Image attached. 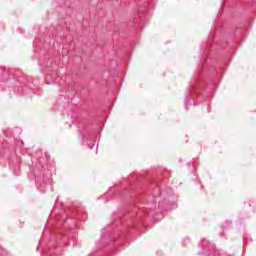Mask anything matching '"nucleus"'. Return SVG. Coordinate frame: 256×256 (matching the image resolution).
<instances>
[{
	"instance_id": "nucleus-2",
	"label": "nucleus",
	"mask_w": 256,
	"mask_h": 256,
	"mask_svg": "<svg viewBox=\"0 0 256 256\" xmlns=\"http://www.w3.org/2000/svg\"><path fill=\"white\" fill-rule=\"evenodd\" d=\"M81 135L83 145H87L88 149H93L95 147V141H93L91 134L88 131H83Z\"/></svg>"
},
{
	"instance_id": "nucleus-5",
	"label": "nucleus",
	"mask_w": 256,
	"mask_h": 256,
	"mask_svg": "<svg viewBox=\"0 0 256 256\" xmlns=\"http://www.w3.org/2000/svg\"><path fill=\"white\" fill-rule=\"evenodd\" d=\"M189 99H191V90H188V92L186 93L185 105H191Z\"/></svg>"
},
{
	"instance_id": "nucleus-11",
	"label": "nucleus",
	"mask_w": 256,
	"mask_h": 256,
	"mask_svg": "<svg viewBox=\"0 0 256 256\" xmlns=\"http://www.w3.org/2000/svg\"><path fill=\"white\" fill-rule=\"evenodd\" d=\"M191 88L194 89V88H195V85L192 84V85H191Z\"/></svg>"
},
{
	"instance_id": "nucleus-6",
	"label": "nucleus",
	"mask_w": 256,
	"mask_h": 256,
	"mask_svg": "<svg viewBox=\"0 0 256 256\" xmlns=\"http://www.w3.org/2000/svg\"><path fill=\"white\" fill-rule=\"evenodd\" d=\"M39 65L41 66V67H49V62H46V64H43L42 62H41V60H39Z\"/></svg>"
},
{
	"instance_id": "nucleus-14",
	"label": "nucleus",
	"mask_w": 256,
	"mask_h": 256,
	"mask_svg": "<svg viewBox=\"0 0 256 256\" xmlns=\"http://www.w3.org/2000/svg\"><path fill=\"white\" fill-rule=\"evenodd\" d=\"M37 251H39V246H37Z\"/></svg>"
},
{
	"instance_id": "nucleus-15",
	"label": "nucleus",
	"mask_w": 256,
	"mask_h": 256,
	"mask_svg": "<svg viewBox=\"0 0 256 256\" xmlns=\"http://www.w3.org/2000/svg\"><path fill=\"white\" fill-rule=\"evenodd\" d=\"M160 195H163V192H160Z\"/></svg>"
},
{
	"instance_id": "nucleus-4",
	"label": "nucleus",
	"mask_w": 256,
	"mask_h": 256,
	"mask_svg": "<svg viewBox=\"0 0 256 256\" xmlns=\"http://www.w3.org/2000/svg\"><path fill=\"white\" fill-rule=\"evenodd\" d=\"M43 253H44V256H57L55 254V248H51V247L43 248Z\"/></svg>"
},
{
	"instance_id": "nucleus-1",
	"label": "nucleus",
	"mask_w": 256,
	"mask_h": 256,
	"mask_svg": "<svg viewBox=\"0 0 256 256\" xmlns=\"http://www.w3.org/2000/svg\"><path fill=\"white\" fill-rule=\"evenodd\" d=\"M0 69L2 70V73L0 74V81L2 83V84H0V91H5L3 89L5 87V84H3V83H9V84L15 83V80L9 81V79L7 78V77H9L10 73H13V71L10 69H7L5 67H0Z\"/></svg>"
},
{
	"instance_id": "nucleus-10",
	"label": "nucleus",
	"mask_w": 256,
	"mask_h": 256,
	"mask_svg": "<svg viewBox=\"0 0 256 256\" xmlns=\"http://www.w3.org/2000/svg\"><path fill=\"white\" fill-rule=\"evenodd\" d=\"M15 91H17V86H15V89L13 90V93H15Z\"/></svg>"
},
{
	"instance_id": "nucleus-9",
	"label": "nucleus",
	"mask_w": 256,
	"mask_h": 256,
	"mask_svg": "<svg viewBox=\"0 0 256 256\" xmlns=\"http://www.w3.org/2000/svg\"><path fill=\"white\" fill-rule=\"evenodd\" d=\"M3 135H5V137H7V130H3Z\"/></svg>"
},
{
	"instance_id": "nucleus-12",
	"label": "nucleus",
	"mask_w": 256,
	"mask_h": 256,
	"mask_svg": "<svg viewBox=\"0 0 256 256\" xmlns=\"http://www.w3.org/2000/svg\"><path fill=\"white\" fill-rule=\"evenodd\" d=\"M0 155L3 156V152L2 151H0Z\"/></svg>"
},
{
	"instance_id": "nucleus-13",
	"label": "nucleus",
	"mask_w": 256,
	"mask_h": 256,
	"mask_svg": "<svg viewBox=\"0 0 256 256\" xmlns=\"http://www.w3.org/2000/svg\"><path fill=\"white\" fill-rule=\"evenodd\" d=\"M9 91V95H11V90H8Z\"/></svg>"
},
{
	"instance_id": "nucleus-8",
	"label": "nucleus",
	"mask_w": 256,
	"mask_h": 256,
	"mask_svg": "<svg viewBox=\"0 0 256 256\" xmlns=\"http://www.w3.org/2000/svg\"><path fill=\"white\" fill-rule=\"evenodd\" d=\"M52 77H53V79H54V83H59V80H58L57 77H55V76H52Z\"/></svg>"
},
{
	"instance_id": "nucleus-7",
	"label": "nucleus",
	"mask_w": 256,
	"mask_h": 256,
	"mask_svg": "<svg viewBox=\"0 0 256 256\" xmlns=\"http://www.w3.org/2000/svg\"><path fill=\"white\" fill-rule=\"evenodd\" d=\"M113 221H114V223L116 222V221H121V217L120 216H117V218L115 217V215L113 216Z\"/></svg>"
},
{
	"instance_id": "nucleus-3",
	"label": "nucleus",
	"mask_w": 256,
	"mask_h": 256,
	"mask_svg": "<svg viewBox=\"0 0 256 256\" xmlns=\"http://www.w3.org/2000/svg\"><path fill=\"white\" fill-rule=\"evenodd\" d=\"M44 178V184H41L38 187V191H40V193H45V184L47 183H51V177H43Z\"/></svg>"
}]
</instances>
